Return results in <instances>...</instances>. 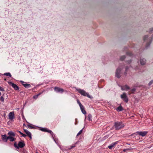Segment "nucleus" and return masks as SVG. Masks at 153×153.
Instances as JSON below:
<instances>
[{
    "label": "nucleus",
    "mask_w": 153,
    "mask_h": 153,
    "mask_svg": "<svg viewBox=\"0 0 153 153\" xmlns=\"http://www.w3.org/2000/svg\"><path fill=\"white\" fill-rule=\"evenodd\" d=\"M8 83L11 86L15 89V90H17L19 89V87L16 84L11 82H8Z\"/></svg>",
    "instance_id": "39448f33"
},
{
    "label": "nucleus",
    "mask_w": 153,
    "mask_h": 153,
    "mask_svg": "<svg viewBox=\"0 0 153 153\" xmlns=\"http://www.w3.org/2000/svg\"><path fill=\"white\" fill-rule=\"evenodd\" d=\"M5 95H6V94H4L1 97L0 99V100L2 102H4V99H5Z\"/></svg>",
    "instance_id": "f3484780"
},
{
    "label": "nucleus",
    "mask_w": 153,
    "mask_h": 153,
    "mask_svg": "<svg viewBox=\"0 0 153 153\" xmlns=\"http://www.w3.org/2000/svg\"><path fill=\"white\" fill-rule=\"evenodd\" d=\"M132 149H133L132 148H129L128 149H124L123 150V151L125 152L126 151H132Z\"/></svg>",
    "instance_id": "aec40b11"
},
{
    "label": "nucleus",
    "mask_w": 153,
    "mask_h": 153,
    "mask_svg": "<svg viewBox=\"0 0 153 153\" xmlns=\"http://www.w3.org/2000/svg\"><path fill=\"white\" fill-rule=\"evenodd\" d=\"M14 146L16 147V148H19V147L18 146H17V144H14Z\"/></svg>",
    "instance_id": "72a5a7b5"
},
{
    "label": "nucleus",
    "mask_w": 153,
    "mask_h": 153,
    "mask_svg": "<svg viewBox=\"0 0 153 153\" xmlns=\"http://www.w3.org/2000/svg\"><path fill=\"white\" fill-rule=\"evenodd\" d=\"M1 95V93L0 92V96Z\"/></svg>",
    "instance_id": "4c0bfd02"
},
{
    "label": "nucleus",
    "mask_w": 153,
    "mask_h": 153,
    "mask_svg": "<svg viewBox=\"0 0 153 153\" xmlns=\"http://www.w3.org/2000/svg\"><path fill=\"white\" fill-rule=\"evenodd\" d=\"M25 146V144L23 142H20L19 143L18 146L19 147L22 148L23 147Z\"/></svg>",
    "instance_id": "9d476101"
},
{
    "label": "nucleus",
    "mask_w": 153,
    "mask_h": 153,
    "mask_svg": "<svg viewBox=\"0 0 153 153\" xmlns=\"http://www.w3.org/2000/svg\"><path fill=\"white\" fill-rule=\"evenodd\" d=\"M123 110L122 107L121 106L118 107L117 109V110L118 111H122Z\"/></svg>",
    "instance_id": "412c9836"
},
{
    "label": "nucleus",
    "mask_w": 153,
    "mask_h": 153,
    "mask_svg": "<svg viewBox=\"0 0 153 153\" xmlns=\"http://www.w3.org/2000/svg\"><path fill=\"white\" fill-rule=\"evenodd\" d=\"M140 62L141 65H144L146 63V60L144 59H141L140 60Z\"/></svg>",
    "instance_id": "4468645a"
},
{
    "label": "nucleus",
    "mask_w": 153,
    "mask_h": 153,
    "mask_svg": "<svg viewBox=\"0 0 153 153\" xmlns=\"http://www.w3.org/2000/svg\"><path fill=\"white\" fill-rule=\"evenodd\" d=\"M2 136L3 140L5 142H7L8 140V137H7L5 134L3 135Z\"/></svg>",
    "instance_id": "2eb2a0df"
},
{
    "label": "nucleus",
    "mask_w": 153,
    "mask_h": 153,
    "mask_svg": "<svg viewBox=\"0 0 153 153\" xmlns=\"http://www.w3.org/2000/svg\"><path fill=\"white\" fill-rule=\"evenodd\" d=\"M114 126L117 130H118L123 128L125 126L124 124L120 122H115Z\"/></svg>",
    "instance_id": "f257e3e1"
},
{
    "label": "nucleus",
    "mask_w": 153,
    "mask_h": 153,
    "mask_svg": "<svg viewBox=\"0 0 153 153\" xmlns=\"http://www.w3.org/2000/svg\"><path fill=\"white\" fill-rule=\"evenodd\" d=\"M77 142H76V143H74V144H73L71 146V148H69V149H72L73 148L75 147L76 146V145Z\"/></svg>",
    "instance_id": "b1692460"
},
{
    "label": "nucleus",
    "mask_w": 153,
    "mask_h": 153,
    "mask_svg": "<svg viewBox=\"0 0 153 153\" xmlns=\"http://www.w3.org/2000/svg\"><path fill=\"white\" fill-rule=\"evenodd\" d=\"M8 134L9 135V136H15V134L11 131L9 132Z\"/></svg>",
    "instance_id": "a211bd4d"
},
{
    "label": "nucleus",
    "mask_w": 153,
    "mask_h": 153,
    "mask_svg": "<svg viewBox=\"0 0 153 153\" xmlns=\"http://www.w3.org/2000/svg\"><path fill=\"white\" fill-rule=\"evenodd\" d=\"M27 127H28V128H33L30 125H27Z\"/></svg>",
    "instance_id": "2f4dec72"
},
{
    "label": "nucleus",
    "mask_w": 153,
    "mask_h": 153,
    "mask_svg": "<svg viewBox=\"0 0 153 153\" xmlns=\"http://www.w3.org/2000/svg\"><path fill=\"white\" fill-rule=\"evenodd\" d=\"M120 97L125 102H128V97L125 93H123L121 95Z\"/></svg>",
    "instance_id": "7ed1b4c3"
},
{
    "label": "nucleus",
    "mask_w": 153,
    "mask_h": 153,
    "mask_svg": "<svg viewBox=\"0 0 153 153\" xmlns=\"http://www.w3.org/2000/svg\"><path fill=\"white\" fill-rule=\"evenodd\" d=\"M14 113L13 112H10L8 115L9 119L10 120H13L14 118Z\"/></svg>",
    "instance_id": "1a4fd4ad"
},
{
    "label": "nucleus",
    "mask_w": 153,
    "mask_h": 153,
    "mask_svg": "<svg viewBox=\"0 0 153 153\" xmlns=\"http://www.w3.org/2000/svg\"><path fill=\"white\" fill-rule=\"evenodd\" d=\"M0 90L2 91H4V88L1 87H0Z\"/></svg>",
    "instance_id": "473e14b6"
},
{
    "label": "nucleus",
    "mask_w": 153,
    "mask_h": 153,
    "mask_svg": "<svg viewBox=\"0 0 153 153\" xmlns=\"http://www.w3.org/2000/svg\"><path fill=\"white\" fill-rule=\"evenodd\" d=\"M36 153H38V152H36Z\"/></svg>",
    "instance_id": "58836bf2"
},
{
    "label": "nucleus",
    "mask_w": 153,
    "mask_h": 153,
    "mask_svg": "<svg viewBox=\"0 0 153 153\" xmlns=\"http://www.w3.org/2000/svg\"><path fill=\"white\" fill-rule=\"evenodd\" d=\"M22 136L24 137H25L26 136V135L25 134L23 133H22Z\"/></svg>",
    "instance_id": "f704fd0d"
},
{
    "label": "nucleus",
    "mask_w": 153,
    "mask_h": 153,
    "mask_svg": "<svg viewBox=\"0 0 153 153\" xmlns=\"http://www.w3.org/2000/svg\"><path fill=\"white\" fill-rule=\"evenodd\" d=\"M24 130L25 133L27 134V135L30 138H31V133L27 130L24 129Z\"/></svg>",
    "instance_id": "f8f14e48"
},
{
    "label": "nucleus",
    "mask_w": 153,
    "mask_h": 153,
    "mask_svg": "<svg viewBox=\"0 0 153 153\" xmlns=\"http://www.w3.org/2000/svg\"><path fill=\"white\" fill-rule=\"evenodd\" d=\"M40 130L43 131L48 132L50 133L53 137V133L51 131L48 130L47 128H42L40 129Z\"/></svg>",
    "instance_id": "423d86ee"
},
{
    "label": "nucleus",
    "mask_w": 153,
    "mask_h": 153,
    "mask_svg": "<svg viewBox=\"0 0 153 153\" xmlns=\"http://www.w3.org/2000/svg\"><path fill=\"white\" fill-rule=\"evenodd\" d=\"M78 92L80 93L81 95L85 96H87L89 98H91V97L89 94L85 92L84 91L80 89H77Z\"/></svg>",
    "instance_id": "f03ea898"
},
{
    "label": "nucleus",
    "mask_w": 153,
    "mask_h": 153,
    "mask_svg": "<svg viewBox=\"0 0 153 153\" xmlns=\"http://www.w3.org/2000/svg\"><path fill=\"white\" fill-rule=\"evenodd\" d=\"M10 140V141H13L14 140V138L12 136H8V140Z\"/></svg>",
    "instance_id": "6ab92c4d"
},
{
    "label": "nucleus",
    "mask_w": 153,
    "mask_h": 153,
    "mask_svg": "<svg viewBox=\"0 0 153 153\" xmlns=\"http://www.w3.org/2000/svg\"><path fill=\"white\" fill-rule=\"evenodd\" d=\"M129 87L127 85H126L121 87V89L123 90L127 91L129 89Z\"/></svg>",
    "instance_id": "ddd939ff"
},
{
    "label": "nucleus",
    "mask_w": 153,
    "mask_h": 153,
    "mask_svg": "<svg viewBox=\"0 0 153 153\" xmlns=\"http://www.w3.org/2000/svg\"><path fill=\"white\" fill-rule=\"evenodd\" d=\"M137 134L140 135L142 137L145 136L147 133V132L144 131H138L137 132Z\"/></svg>",
    "instance_id": "0eeeda50"
},
{
    "label": "nucleus",
    "mask_w": 153,
    "mask_h": 153,
    "mask_svg": "<svg viewBox=\"0 0 153 153\" xmlns=\"http://www.w3.org/2000/svg\"><path fill=\"white\" fill-rule=\"evenodd\" d=\"M125 58V56H121L120 58V59L121 60H123Z\"/></svg>",
    "instance_id": "c756f323"
},
{
    "label": "nucleus",
    "mask_w": 153,
    "mask_h": 153,
    "mask_svg": "<svg viewBox=\"0 0 153 153\" xmlns=\"http://www.w3.org/2000/svg\"><path fill=\"white\" fill-rule=\"evenodd\" d=\"M40 93H39V94H37V95H34V96H33V98L34 99H36L38 97V96L39 95H40Z\"/></svg>",
    "instance_id": "393cba45"
},
{
    "label": "nucleus",
    "mask_w": 153,
    "mask_h": 153,
    "mask_svg": "<svg viewBox=\"0 0 153 153\" xmlns=\"http://www.w3.org/2000/svg\"><path fill=\"white\" fill-rule=\"evenodd\" d=\"M122 70V68L119 67L117 70L116 73V76L118 78H120V74Z\"/></svg>",
    "instance_id": "20e7f679"
},
{
    "label": "nucleus",
    "mask_w": 153,
    "mask_h": 153,
    "mask_svg": "<svg viewBox=\"0 0 153 153\" xmlns=\"http://www.w3.org/2000/svg\"><path fill=\"white\" fill-rule=\"evenodd\" d=\"M153 83V80L151 81L149 83V85H151Z\"/></svg>",
    "instance_id": "7c9ffc66"
},
{
    "label": "nucleus",
    "mask_w": 153,
    "mask_h": 153,
    "mask_svg": "<svg viewBox=\"0 0 153 153\" xmlns=\"http://www.w3.org/2000/svg\"><path fill=\"white\" fill-rule=\"evenodd\" d=\"M148 36L147 35H146L143 37V39L144 41H145L146 40V39L148 38Z\"/></svg>",
    "instance_id": "c85d7f7f"
},
{
    "label": "nucleus",
    "mask_w": 153,
    "mask_h": 153,
    "mask_svg": "<svg viewBox=\"0 0 153 153\" xmlns=\"http://www.w3.org/2000/svg\"><path fill=\"white\" fill-rule=\"evenodd\" d=\"M17 131L19 132L21 135L22 134V133L19 131Z\"/></svg>",
    "instance_id": "c9c22d12"
},
{
    "label": "nucleus",
    "mask_w": 153,
    "mask_h": 153,
    "mask_svg": "<svg viewBox=\"0 0 153 153\" xmlns=\"http://www.w3.org/2000/svg\"><path fill=\"white\" fill-rule=\"evenodd\" d=\"M23 85L25 88H27L28 87L30 86V85L29 84H23Z\"/></svg>",
    "instance_id": "a878e982"
},
{
    "label": "nucleus",
    "mask_w": 153,
    "mask_h": 153,
    "mask_svg": "<svg viewBox=\"0 0 153 153\" xmlns=\"http://www.w3.org/2000/svg\"><path fill=\"white\" fill-rule=\"evenodd\" d=\"M92 117V116L91 114H89L88 117V120L90 121H91Z\"/></svg>",
    "instance_id": "4be33fe9"
},
{
    "label": "nucleus",
    "mask_w": 153,
    "mask_h": 153,
    "mask_svg": "<svg viewBox=\"0 0 153 153\" xmlns=\"http://www.w3.org/2000/svg\"><path fill=\"white\" fill-rule=\"evenodd\" d=\"M54 90L56 92H61L62 93L64 91V90L63 89L57 87H55Z\"/></svg>",
    "instance_id": "6e6552de"
},
{
    "label": "nucleus",
    "mask_w": 153,
    "mask_h": 153,
    "mask_svg": "<svg viewBox=\"0 0 153 153\" xmlns=\"http://www.w3.org/2000/svg\"><path fill=\"white\" fill-rule=\"evenodd\" d=\"M135 91V89H133L131 90L132 91Z\"/></svg>",
    "instance_id": "e433bc0d"
},
{
    "label": "nucleus",
    "mask_w": 153,
    "mask_h": 153,
    "mask_svg": "<svg viewBox=\"0 0 153 153\" xmlns=\"http://www.w3.org/2000/svg\"><path fill=\"white\" fill-rule=\"evenodd\" d=\"M82 129L77 134V136L80 134L82 132Z\"/></svg>",
    "instance_id": "cd10ccee"
},
{
    "label": "nucleus",
    "mask_w": 153,
    "mask_h": 153,
    "mask_svg": "<svg viewBox=\"0 0 153 153\" xmlns=\"http://www.w3.org/2000/svg\"><path fill=\"white\" fill-rule=\"evenodd\" d=\"M4 75L6 76H9L10 77L11 76V75L10 73H5L4 74Z\"/></svg>",
    "instance_id": "5701e85b"
},
{
    "label": "nucleus",
    "mask_w": 153,
    "mask_h": 153,
    "mask_svg": "<svg viewBox=\"0 0 153 153\" xmlns=\"http://www.w3.org/2000/svg\"><path fill=\"white\" fill-rule=\"evenodd\" d=\"M77 102L79 104L80 107L82 105L81 103L80 102H79V100H77Z\"/></svg>",
    "instance_id": "bb28decb"
},
{
    "label": "nucleus",
    "mask_w": 153,
    "mask_h": 153,
    "mask_svg": "<svg viewBox=\"0 0 153 153\" xmlns=\"http://www.w3.org/2000/svg\"><path fill=\"white\" fill-rule=\"evenodd\" d=\"M80 109L82 112L84 114H86V112L85 110L84 107L83 106V105H82L80 107Z\"/></svg>",
    "instance_id": "dca6fc26"
},
{
    "label": "nucleus",
    "mask_w": 153,
    "mask_h": 153,
    "mask_svg": "<svg viewBox=\"0 0 153 153\" xmlns=\"http://www.w3.org/2000/svg\"><path fill=\"white\" fill-rule=\"evenodd\" d=\"M118 142V141H117L116 142L112 143L110 145L108 146V148L110 149H112V148L113 147H114L116 144H117V143Z\"/></svg>",
    "instance_id": "9b49d317"
}]
</instances>
